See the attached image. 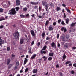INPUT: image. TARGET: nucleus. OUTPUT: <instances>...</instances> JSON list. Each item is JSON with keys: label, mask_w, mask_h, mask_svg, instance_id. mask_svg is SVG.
<instances>
[{"label": "nucleus", "mask_w": 76, "mask_h": 76, "mask_svg": "<svg viewBox=\"0 0 76 76\" xmlns=\"http://www.w3.org/2000/svg\"><path fill=\"white\" fill-rule=\"evenodd\" d=\"M10 13H8V14H10L11 15H14L16 13V11L15 8H12L11 9V10L10 11Z\"/></svg>", "instance_id": "1"}, {"label": "nucleus", "mask_w": 76, "mask_h": 76, "mask_svg": "<svg viewBox=\"0 0 76 76\" xmlns=\"http://www.w3.org/2000/svg\"><path fill=\"white\" fill-rule=\"evenodd\" d=\"M14 37L16 39L19 37V33L17 32L13 34Z\"/></svg>", "instance_id": "2"}, {"label": "nucleus", "mask_w": 76, "mask_h": 76, "mask_svg": "<svg viewBox=\"0 0 76 76\" xmlns=\"http://www.w3.org/2000/svg\"><path fill=\"white\" fill-rule=\"evenodd\" d=\"M31 34L33 38L34 39H35L36 38V36H35V32L33 30L31 31Z\"/></svg>", "instance_id": "3"}, {"label": "nucleus", "mask_w": 76, "mask_h": 76, "mask_svg": "<svg viewBox=\"0 0 76 76\" xmlns=\"http://www.w3.org/2000/svg\"><path fill=\"white\" fill-rule=\"evenodd\" d=\"M61 31H64V32H66V31H67V30H66V28H65L63 27L61 28Z\"/></svg>", "instance_id": "4"}, {"label": "nucleus", "mask_w": 76, "mask_h": 76, "mask_svg": "<svg viewBox=\"0 0 76 76\" xmlns=\"http://www.w3.org/2000/svg\"><path fill=\"white\" fill-rule=\"evenodd\" d=\"M33 73H37L38 72V69H34L33 70Z\"/></svg>", "instance_id": "5"}, {"label": "nucleus", "mask_w": 76, "mask_h": 76, "mask_svg": "<svg viewBox=\"0 0 76 76\" xmlns=\"http://www.w3.org/2000/svg\"><path fill=\"white\" fill-rule=\"evenodd\" d=\"M43 49H42L40 51V53H41V54H46V51H44Z\"/></svg>", "instance_id": "6"}, {"label": "nucleus", "mask_w": 76, "mask_h": 76, "mask_svg": "<svg viewBox=\"0 0 76 76\" xmlns=\"http://www.w3.org/2000/svg\"><path fill=\"white\" fill-rule=\"evenodd\" d=\"M16 5L17 6H19L20 5V1L19 0H16Z\"/></svg>", "instance_id": "7"}, {"label": "nucleus", "mask_w": 76, "mask_h": 76, "mask_svg": "<svg viewBox=\"0 0 76 76\" xmlns=\"http://www.w3.org/2000/svg\"><path fill=\"white\" fill-rule=\"evenodd\" d=\"M4 40L2 39H0V46H1V45L4 44Z\"/></svg>", "instance_id": "8"}, {"label": "nucleus", "mask_w": 76, "mask_h": 76, "mask_svg": "<svg viewBox=\"0 0 76 76\" xmlns=\"http://www.w3.org/2000/svg\"><path fill=\"white\" fill-rule=\"evenodd\" d=\"M49 7V4H47L45 5V9L46 10V11H48L47 9H48V8Z\"/></svg>", "instance_id": "9"}, {"label": "nucleus", "mask_w": 76, "mask_h": 76, "mask_svg": "<svg viewBox=\"0 0 76 76\" xmlns=\"http://www.w3.org/2000/svg\"><path fill=\"white\" fill-rule=\"evenodd\" d=\"M36 56H37V54H34L31 57V58L32 60V59H34V58H35Z\"/></svg>", "instance_id": "10"}, {"label": "nucleus", "mask_w": 76, "mask_h": 76, "mask_svg": "<svg viewBox=\"0 0 76 76\" xmlns=\"http://www.w3.org/2000/svg\"><path fill=\"white\" fill-rule=\"evenodd\" d=\"M48 29L49 31H52L53 29V27L51 26H49L48 27Z\"/></svg>", "instance_id": "11"}, {"label": "nucleus", "mask_w": 76, "mask_h": 76, "mask_svg": "<svg viewBox=\"0 0 76 76\" xmlns=\"http://www.w3.org/2000/svg\"><path fill=\"white\" fill-rule=\"evenodd\" d=\"M69 19L68 18H66V23L67 25V24L69 23Z\"/></svg>", "instance_id": "12"}, {"label": "nucleus", "mask_w": 76, "mask_h": 76, "mask_svg": "<svg viewBox=\"0 0 76 76\" xmlns=\"http://www.w3.org/2000/svg\"><path fill=\"white\" fill-rule=\"evenodd\" d=\"M64 48H65L66 49H67L68 48V45L67 44H66L64 46Z\"/></svg>", "instance_id": "13"}, {"label": "nucleus", "mask_w": 76, "mask_h": 76, "mask_svg": "<svg viewBox=\"0 0 76 76\" xmlns=\"http://www.w3.org/2000/svg\"><path fill=\"white\" fill-rule=\"evenodd\" d=\"M23 11H24V12H26V11H27L28 10V8L26 7H24L23 8Z\"/></svg>", "instance_id": "14"}, {"label": "nucleus", "mask_w": 76, "mask_h": 76, "mask_svg": "<svg viewBox=\"0 0 76 76\" xmlns=\"http://www.w3.org/2000/svg\"><path fill=\"white\" fill-rule=\"evenodd\" d=\"M27 61H28V59L26 58H25L24 61V64H25L27 62Z\"/></svg>", "instance_id": "15"}, {"label": "nucleus", "mask_w": 76, "mask_h": 76, "mask_svg": "<svg viewBox=\"0 0 76 76\" xmlns=\"http://www.w3.org/2000/svg\"><path fill=\"white\" fill-rule=\"evenodd\" d=\"M49 56H51L52 57H53V56H54V53H49Z\"/></svg>", "instance_id": "16"}, {"label": "nucleus", "mask_w": 76, "mask_h": 76, "mask_svg": "<svg viewBox=\"0 0 76 76\" xmlns=\"http://www.w3.org/2000/svg\"><path fill=\"white\" fill-rule=\"evenodd\" d=\"M31 50L32 48H30L28 51V53L29 54H32V52L31 51Z\"/></svg>", "instance_id": "17"}, {"label": "nucleus", "mask_w": 76, "mask_h": 76, "mask_svg": "<svg viewBox=\"0 0 76 76\" xmlns=\"http://www.w3.org/2000/svg\"><path fill=\"white\" fill-rule=\"evenodd\" d=\"M30 3L32 4L33 5H36L37 4V3L36 2H31Z\"/></svg>", "instance_id": "18"}, {"label": "nucleus", "mask_w": 76, "mask_h": 76, "mask_svg": "<svg viewBox=\"0 0 76 76\" xmlns=\"http://www.w3.org/2000/svg\"><path fill=\"white\" fill-rule=\"evenodd\" d=\"M66 40H65L64 41H67V39L69 38V35H66Z\"/></svg>", "instance_id": "19"}, {"label": "nucleus", "mask_w": 76, "mask_h": 76, "mask_svg": "<svg viewBox=\"0 0 76 76\" xmlns=\"http://www.w3.org/2000/svg\"><path fill=\"white\" fill-rule=\"evenodd\" d=\"M60 9H61L60 7H56V10L57 11H59Z\"/></svg>", "instance_id": "20"}, {"label": "nucleus", "mask_w": 76, "mask_h": 76, "mask_svg": "<svg viewBox=\"0 0 76 76\" xmlns=\"http://www.w3.org/2000/svg\"><path fill=\"white\" fill-rule=\"evenodd\" d=\"M5 20V18L4 17H2L0 19V21H2V20Z\"/></svg>", "instance_id": "21"}, {"label": "nucleus", "mask_w": 76, "mask_h": 76, "mask_svg": "<svg viewBox=\"0 0 76 76\" xmlns=\"http://www.w3.org/2000/svg\"><path fill=\"white\" fill-rule=\"evenodd\" d=\"M56 45V44L54 42H53L51 44V46L52 47H54Z\"/></svg>", "instance_id": "22"}, {"label": "nucleus", "mask_w": 76, "mask_h": 76, "mask_svg": "<svg viewBox=\"0 0 76 76\" xmlns=\"http://www.w3.org/2000/svg\"><path fill=\"white\" fill-rule=\"evenodd\" d=\"M76 23H72L71 24V26H72V27H73L75 26V24H76Z\"/></svg>", "instance_id": "23"}, {"label": "nucleus", "mask_w": 76, "mask_h": 76, "mask_svg": "<svg viewBox=\"0 0 76 76\" xmlns=\"http://www.w3.org/2000/svg\"><path fill=\"white\" fill-rule=\"evenodd\" d=\"M23 42V39H20V44H22Z\"/></svg>", "instance_id": "24"}, {"label": "nucleus", "mask_w": 76, "mask_h": 76, "mask_svg": "<svg viewBox=\"0 0 76 76\" xmlns=\"http://www.w3.org/2000/svg\"><path fill=\"white\" fill-rule=\"evenodd\" d=\"M49 23V20H47L46 22V23L45 24V25L47 26L48 25Z\"/></svg>", "instance_id": "25"}, {"label": "nucleus", "mask_w": 76, "mask_h": 76, "mask_svg": "<svg viewBox=\"0 0 76 76\" xmlns=\"http://www.w3.org/2000/svg\"><path fill=\"white\" fill-rule=\"evenodd\" d=\"M42 36L43 37V38H44V36H45V32L44 31H43L42 34Z\"/></svg>", "instance_id": "26"}, {"label": "nucleus", "mask_w": 76, "mask_h": 76, "mask_svg": "<svg viewBox=\"0 0 76 76\" xmlns=\"http://www.w3.org/2000/svg\"><path fill=\"white\" fill-rule=\"evenodd\" d=\"M66 11H67V12H68V13H71L70 10H69L68 9H67V8H66Z\"/></svg>", "instance_id": "27"}, {"label": "nucleus", "mask_w": 76, "mask_h": 76, "mask_svg": "<svg viewBox=\"0 0 76 76\" xmlns=\"http://www.w3.org/2000/svg\"><path fill=\"white\" fill-rule=\"evenodd\" d=\"M13 66V64H10L8 66V69H10V68H11L12 67V66Z\"/></svg>", "instance_id": "28"}, {"label": "nucleus", "mask_w": 76, "mask_h": 76, "mask_svg": "<svg viewBox=\"0 0 76 76\" xmlns=\"http://www.w3.org/2000/svg\"><path fill=\"white\" fill-rule=\"evenodd\" d=\"M28 70H29V68H26L25 70V73H26L28 72Z\"/></svg>", "instance_id": "29"}, {"label": "nucleus", "mask_w": 76, "mask_h": 76, "mask_svg": "<svg viewBox=\"0 0 76 76\" xmlns=\"http://www.w3.org/2000/svg\"><path fill=\"white\" fill-rule=\"evenodd\" d=\"M43 58L44 59V61H46V60L47 59V57H46L45 56H43Z\"/></svg>", "instance_id": "30"}, {"label": "nucleus", "mask_w": 76, "mask_h": 76, "mask_svg": "<svg viewBox=\"0 0 76 76\" xmlns=\"http://www.w3.org/2000/svg\"><path fill=\"white\" fill-rule=\"evenodd\" d=\"M61 39H62V41H64V36H61Z\"/></svg>", "instance_id": "31"}, {"label": "nucleus", "mask_w": 76, "mask_h": 76, "mask_svg": "<svg viewBox=\"0 0 76 76\" xmlns=\"http://www.w3.org/2000/svg\"><path fill=\"white\" fill-rule=\"evenodd\" d=\"M66 58V56L65 55V54H64L63 56V59H65Z\"/></svg>", "instance_id": "32"}, {"label": "nucleus", "mask_w": 76, "mask_h": 76, "mask_svg": "<svg viewBox=\"0 0 76 76\" xmlns=\"http://www.w3.org/2000/svg\"><path fill=\"white\" fill-rule=\"evenodd\" d=\"M47 48V46H46V45H45L43 47V49H42V50H45V49Z\"/></svg>", "instance_id": "33"}, {"label": "nucleus", "mask_w": 76, "mask_h": 76, "mask_svg": "<svg viewBox=\"0 0 76 76\" xmlns=\"http://www.w3.org/2000/svg\"><path fill=\"white\" fill-rule=\"evenodd\" d=\"M15 9L17 11H18L19 10V7H17L15 8Z\"/></svg>", "instance_id": "34"}, {"label": "nucleus", "mask_w": 76, "mask_h": 76, "mask_svg": "<svg viewBox=\"0 0 76 76\" xmlns=\"http://www.w3.org/2000/svg\"><path fill=\"white\" fill-rule=\"evenodd\" d=\"M10 59H8L7 60V64H9V63H10Z\"/></svg>", "instance_id": "35"}, {"label": "nucleus", "mask_w": 76, "mask_h": 76, "mask_svg": "<svg viewBox=\"0 0 76 76\" xmlns=\"http://www.w3.org/2000/svg\"><path fill=\"white\" fill-rule=\"evenodd\" d=\"M42 4L43 6H45V2H44V1H42Z\"/></svg>", "instance_id": "36"}, {"label": "nucleus", "mask_w": 76, "mask_h": 76, "mask_svg": "<svg viewBox=\"0 0 76 76\" xmlns=\"http://www.w3.org/2000/svg\"><path fill=\"white\" fill-rule=\"evenodd\" d=\"M61 23L62 25H65V23H64V22L63 21H62Z\"/></svg>", "instance_id": "37"}, {"label": "nucleus", "mask_w": 76, "mask_h": 76, "mask_svg": "<svg viewBox=\"0 0 76 76\" xmlns=\"http://www.w3.org/2000/svg\"><path fill=\"white\" fill-rule=\"evenodd\" d=\"M3 12V9L2 8L0 9V13H2Z\"/></svg>", "instance_id": "38"}, {"label": "nucleus", "mask_w": 76, "mask_h": 76, "mask_svg": "<svg viewBox=\"0 0 76 76\" xmlns=\"http://www.w3.org/2000/svg\"><path fill=\"white\" fill-rule=\"evenodd\" d=\"M70 62H71L70 61H68L66 62L65 64L66 65L68 64H69V63H70Z\"/></svg>", "instance_id": "39"}, {"label": "nucleus", "mask_w": 76, "mask_h": 76, "mask_svg": "<svg viewBox=\"0 0 76 76\" xmlns=\"http://www.w3.org/2000/svg\"><path fill=\"white\" fill-rule=\"evenodd\" d=\"M52 57H50L48 58V60L49 61H51V60H52Z\"/></svg>", "instance_id": "40"}, {"label": "nucleus", "mask_w": 76, "mask_h": 76, "mask_svg": "<svg viewBox=\"0 0 76 76\" xmlns=\"http://www.w3.org/2000/svg\"><path fill=\"white\" fill-rule=\"evenodd\" d=\"M61 19H60L58 21V23H60V22H61Z\"/></svg>", "instance_id": "41"}, {"label": "nucleus", "mask_w": 76, "mask_h": 76, "mask_svg": "<svg viewBox=\"0 0 76 76\" xmlns=\"http://www.w3.org/2000/svg\"><path fill=\"white\" fill-rule=\"evenodd\" d=\"M41 7L39 6V11H41Z\"/></svg>", "instance_id": "42"}, {"label": "nucleus", "mask_w": 76, "mask_h": 76, "mask_svg": "<svg viewBox=\"0 0 76 76\" xmlns=\"http://www.w3.org/2000/svg\"><path fill=\"white\" fill-rule=\"evenodd\" d=\"M71 73L72 74H74L75 73V71L73 70H72L71 71Z\"/></svg>", "instance_id": "43"}, {"label": "nucleus", "mask_w": 76, "mask_h": 76, "mask_svg": "<svg viewBox=\"0 0 76 76\" xmlns=\"http://www.w3.org/2000/svg\"><path fill=\"white\" fill-rule=\"evenodd\" d=\"M11 57L12 58H15V55L13 54H12Z\"/></svg>", "instance_id": "44"}, {"label": "nucleus", "mask_w": 76, "mask_h": 76, "mask_svg": "<svg viewBox=\"0 0 76 76\" xmlns=\"http://www.w3.org/2000/svg\"><path fill=\"white\" fill-rule=\"evenodd\" d=\"M59 36H60V35L59 34H57V38L58 39V38H59Z\"/></svg>", "instance_id": "45"}, {"label": "nucleus", "mask_w": 76, "mask_h": 76, "mask_svg": "<svg viewBox=\"0 0 76 76\" xmlns=\"http://www.w3.org/2000/svg\"><path fill=\"white\" fill-rule=\"evenodd\" d=\"M37 8H38V6H36L34 7V9H37Z\"/></svg>", "instance_id": "46"}, {"label": "nucleus", "mask_w": 76, "mask_h": 76, "mask_svg": "<svg viewBox=\"0 0 76 76\" xmlns=\"http://www.w3.org/2000/svg\"><path fill=\"white\" fill-rule=\"evenodd\" d=\"M19 50L20 51L22 50V48L21 47H20L19 48Z\"/></svg>", "instance_id": "47"}, {"label": "nucleus", "mask_w": 76, "mask_h": 76, "mask_svg": "<svg viewBox=\"0 0 76 76\" xmlns=\"http://www.w3.org/2000/svg\"><path fill=\"white\" fill-rule=\"evenodd\" d=\"M19 64V62L18 61H17V62H16V65H17V66H18Z\"/></svg>", "instance_id": "48"}, {"label": "nucleus", "mask_w": 76, "mask_h": 76, "mask_svg": "<svg viewBox=\"0 0 76 76\" xmlns=\"http://www.w3.org/2000/svg\"><path fill=\"white\" fill-rule=\"evenodd\" d=\"M4 28V26H3V25H1L0 26V28Z\"/></svg>", "instance_id": "49"}, {"label": "nucleus", "mask_w": 76, "mask_h": 76, "mask_svg": "<svg viewBox=\"0 0 76 76\" xmlns=\"http://www.w3.org/2000/svg\"><path fill=\"white\" fill-rule=\"evenodd\" d=\"M7 51H10V48L8 47L7 48Z\"/></svg>", "instance_id": "50"}, {"label": "nucleus", "mask_w": 76, "mask_h": 76, "mask_svg": "<svg viewBox=\"0 0 76 76\" xmlns=\"http://www.w3.org/2000/svg\"><path fill=\"white\" fill-rule=\"evenodd\" d=\"M46 40H49L50 39V38H49V37L48 36L46 39Z\"/></svg>", "instance_id": "51"}, {"label": "nucleus", "mask_w": 76, "mask_h": 76, "mask_svg": "<svg viewBox=\"0 0 76 76\" xmlns=\"http://www.w3.org/2000/svg\"><path fill=\"white\" fill-rule=\"evenodd\" d=\"M59 74L60 75V76H63V74L61 72H59Z\"/></svg>", "instance_id": "52"}, {"label": "nucleus", "mask_w": 76, "mask_h": 76, "mask_svg": "<svg viewBox=\"0 0 76 76\" xmlns=\"http://www.w3.org/2000/svg\"><path fill=\"white\" fill-rule=\"evenodd\" d=\"M59 65L58 64L56 65V67H57V68H59Z\"/></svg>", "instance_id": "53"}, {"label": "nucleus", "mask_w": 76, "mask_h": 76, "mask_svg": "<svg viewBox=\"0 0 76 76\" xmlns=\"http://www.w3.org/2000/svg\"><path fill=\"white\" fill-rule=\"evenodd\" d=\"M40 44H41V43L39 42H38V43L37 44L38 46H39V45H40Z\"/></svg>", "instance_id": "54"}, {"label": "nucleus", "mask_w": 76, "mask_h": 76, "mask_svg": "<svg viewBox=\"0 0 76 76\" xmlns=\"http://www.w3.org/2000/svg\"><path fill=\"white\" fill-rule=\"evenodd\" d=\"M8 4L9 5V6H8V7H9V6H10V2L9 1L8 2Z\"/></svg>", "instance_id": "55"}, {"label": "nucleus", "mask_w": 76, "mask_h": 76, "mask_svg": "<svg viewBox=\"0 0 76 76\" xmlns=\"http://www.w3.org/2000/svg\"><path fill=\"white\" fill-rule=\"evenodd\" d=\"M18 68V67L17 66H15V67H14V70H16L17 69V68Z\"/></svg>", "instance_id": "56"}, {"label": "nucleus", "mask_w": 76, "mask_h": 76, "mask_svg": "<svg viewBox=\"0 0 76 76\" xmlns=\"http://www.w3.org/2000/svg\"><path fill=\"white\" fill-rule=\"evenodd\" d=\"M20 16L21 18H24V15H20Z\"/></svg>", "instance_id": "57"}, {"label": "nucleus", "mask_w": 76, "mask_h": 76, "mask_svg": "<svg viewBox=\"0 0 76 76\" xmlns=\"http://www.w3.org/2000/svg\"><path fill=\"white\" fill-rule=\"evenodd\" d=\"M73 66L74 67H76V63L74 64Z\"/></svg>", "instance_id": "58"}, {"label": "nucleus", "mask_w": 76, "mask_h": 76, "mask_svg": "<svg viewBox=\"0 0 76 76\" xmlns=\"http://www.w3.org/2000/svg\"><path fill=\"white\" fill-rule=\"evenodd\" d=\"M31 16L32 17V18H34V17L35 16V14H33V15H31Z\"/></svg>", "instance_id": "59"}, {"label": "nucleus", "mask_w": 76, "mask_h": 76, "mask_svg": "<svg viewBox=\"0 0 76 76\" xmlns=\"http://www.w3.org/2000/svg\"><path fill=\"white\" fill-rule=\"evenodd\" d=\"M53 25H56V22H54V23H53Z\"/></svg>", "instance_id": "60"}, {"label": "nucleus", "mask_w": 76, "mask_h": 76, "mask_svg": "<svg viewBox=\"0 0 76 76\" xmlns=\"http://www.w3.org/2000/svg\"><path fill=\"white\" fill-rule=\"evenodd\" d=\"M48 44V41H46L45 43V44L47 45V44Z\"/></svg>", "instance_id": "61"}, {"label": "nucleus", "mask_w": 76, "mask_h": 76, "mask_svg": "<svg viewBox=\"0 0 76 76\" xmlns=\"http://www.w3.org/2000/svg\"><path fill=\"white\" fill-rule=\"evenodd\" d=\"M72 66V64H69V66Z\"/></svg>", "instance_id": "62"}, {"label": "nucleus", "mask_w": 76, "mask_h": 76, "mask_svg": "<svg viewBox=\"0 0 76 76\" xmlns=\"http://www.w3.org/2000/svg\"><path fill=\"white\" fill-rule=\"evenodd\" d=\"M72 32H74L75 31V29L74 28H72Z\"/></svg>", "instance_id": "63"}, {"label": "nucleus", "mask_w": 76, "mask_h": 76, "mask_svg": "<svg viewBox=\"0 0 76 76\" xmlns=\"http://www.w3.org/2000/svg\"><path fill=\"white\" fill-rule=\"evenodd\" d=\"M58 47H60V44L58 43Z\"/></svg>", "instance_id": "64"}]
</instances>
